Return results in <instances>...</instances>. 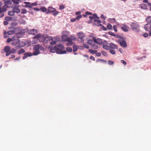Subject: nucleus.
I'll return each mask as SVG.
<instances>
[{
  "instance_id": "nucleus-1",
  "label": "nucleus",
  "mask_w": 151,
  "mask_h": 151,
  "mask_svg": "<svg viewBox=\"0 0 151 151\" xmlns=\"http://www.w3.org/2000/svg\"><path fill=\"white\" fill-rule=\"evenodd\" d=\"M42 42L44 46L47 47H50L51 45L55 44L58 41L57 37H52L51 36H44Z\"/></svg>"
},
{
  "instance_id": "nucleus-2",
  "label": "nucleus",
  "mask_w": 151,
  "mask_h": 151,
  "mask_svg": "<svg viewBox=\"0 0 151 151\" xmlns=\"http://www.w3.org/2000/svg\"><path fill=\"white\" fill-rule=\"evenodd\" d=\"M33 49L35 51L32 53V54L36 55L40 53V50H43L44 48L41 45H37L34 46Z\"/></svg>"
},
{
  "instance_id": "nucleus-3",
  "label": "nucleus",
  "mask_w": 151,
  "mask_h": 151,
  "mask_svg": "<svg viewBox=\"0 0 151 151\" xmlns=\"http://www.w3.org/2000/svg\"><path fill=\"white\" fill-rule=\"evenodd\" d=\"M13 41L11 44L15 45L19 43V46L20 47H23L25 45V44L24 42H19V40L17 37L14 36L12 37Z\"/></svg>"
},
{
  "instance_id": "nucleus-4",
  "label": "nucleus",
  "mask_w": 151,
  "mask_h": 151,
  "mask_svg": "<svg viewBox=\"0 0 151 151\" xmlns=\"http://www.w3.org/2000/svg\"><path fill=\"white\" fill-rule=\"evenodd\" d=\"M50 52L53 53H54L55 52H56L57 53L60 54H65L66 52V51L65 50H62L61 49H58V47L56 46L50 49Z\"/></svg>"
},
{
  "instance_id": "nucleus-5",
  "label": "nucleus",
  "mask_w": 151,
  "mask_h": 151,
  "mask_svg": "<svg viewBox=\"0 0 151 151\" xmlns=\"http://www.w3.org/2000/svg\"><path fill=\"white\" fill-rule=\"evenodd\" d=\"M52 13V14L54 16H56L58 15L59 12L57 11L55 8H53L51 7H49L48 8L47 11L46 12L47 14H48L50 13Z\"/></svg>"
},
{
  "instance_id": "nucleus-6",
  "label": "nucleus",
  "mask_w": 151,
  "mask_h": 151,
  "mask_svg": "<svg viewBox=\"0 0 151 151\" xmlns=\"http://www.w3.org/2000/svg\"><path fill=\"white\" fill-rule=\"evenodd\" d=\"M76 38L73 36H71L70 37H69V38L66 41H67L66 44L67 46H70L72 45L73 42H72L73 40H75Z\"/></svg>"
},
{
  "instance_id": "nucleus-7",
  "label": "nucleus",
  "mask_w": 151,
  "mask_h": 151,
  "mask_svg": "<svg viewBox=\"0 0 151 151\" xmlns=\"http://www.w3.org/2000/svg\"><path fill=\"white\" fill-rule=\"evenodd\" d=\"M10 30L7 32V34L8 35H11L14 34L15 32V30L17 29V28L14 27H11L9 28Z\"/></svg>"
},
{
  "instance_id": "nucleus-8",
  "label": "nucleus",
  "mask_w": 151,
  "mask_h": 151,
  "mask_svg": "<svg viewBox=\"0 0 151 151\" xmlns=\"http://www.w3.org/2000/svg\"><path fill=\"white\" fill-rule=\"evenodd\" d=\"M130 26L133 30L136 29L139 27V25L135 22H132L130 24Z\"/></svg>"
},
{
  "instance_id": "nucleus-9",
  "label": "nucleus",
  "mask_w": 151,
  "mask_h": 151,
  "mask_svg": "<svg viewBox=\"0 0 151 151\" xmlns=\"http://www.w3.org/2000/svg\"><path fill=\"white\" fill-rule=\"evenodd\" d=\"M44 36H42L40 34H38L33 37V39H38L40 42H42L43 38H44Z\"/></svg>"
},
{
  "instance_id": "nucleus-10",
  "label": "nucleus",
  "mask_w": 151,
  "mask_h": 151,
  "mask_svg": "<svg viewBox=\"0 0 151 151\" xmlns=\"http://www.w3.org/2000/svg\"><path fill=\"white\" fill-rule=\"evenodd\" d=\"M93 39L95 43L99 45H101L102 43V40L100 38L96 39L95 37H93Z\"/></svg>"
},
{
  "instance_id": "nucleus-11",
  "label": "nucleus",
  "mask_w": 151,
  "mask_h": 151,
  "mask_svg": "<svg viewBox=\"0 0 151 151\" xmlns=\"http://www.w3.org/2000/svg\"><path fill=\"white\" fill-rule=\"evenodd\" d=\"M119 41V44L122 47L125 48L127 47V43L124 39L120 40Z\"/></svg>"
},
{
  "instance_id": "nucleus-12",
  "label": "nucleus",
  "mask_w": 151,
  "mask_h": 151,
  "mask_svg": "<svg viewBox=\"0 0 151 151\" xmlns=\"http://www.w3.org/2000/svg\"><path fill=\"white\" fill-rule=\"evenodd\" d=\"M145 29L147 31H151V24L147 23L144 26Z\"/></svg>"
},
{
  "instance_id": "nucleus-13",
  "label": "nucleus",
  "mask_w": 151,
  "mask_h": 151,
  "mask_svg": "<svg viewBox=\"0 0 151 151\" xmlns=\"http://www.w3.org/2000/svg\"><path fill=\"white\" fill-rule=\"evenodd\" d=\"M6 8L5 6H3L1 9H0V17H1L4 16V12L6 11Z\"/></svg>"
},
{
  "instance_id": "nucleus-14",
  "label": "nucleus",
  "mask_w": 151,
  "mask_h": 151,
  "mask_svg": "<svg viewBox=\"0 0 151 151\" xmlns=\"http://www.w3.org/2000/svg\"><path fill=\"white\" fill-rule=\"evenodd\" d=\"M123 26L121 27V29L124 32H127L129 31V27L126 24H122Z\"/></svg>"
},
{
  "instance_id": "nucleus-15",
  "label": "nucleus",
  "mask_w": 151,
  "mask_h": 151,
  "mask_svg": "<svg viewBox=\"0 0 151 151\" xmlns=\"http://www.w3.org/2000/svg\"><path fill=\"white\" fill-rule=\"evenodd\" d=\"M37 33V30L35 29H32L28 31L29 34L34 35Z\"/></svg>"
},
{
  "instance_id": "nucleus-16",
  "label": "nucleus",
  "mask_w": 151,
  "mask_h": 151,
  "mask_svg": "<svg viewBox=\"0 0 151 151\" xmlns=\"http://www.w3.org/2000/svg\"><path fill=\"white\" fill-rule=\"evenodd\" d=\"M12 3V2L11 0L7 2H4V5L3 6H5V7L6 8V9L8 7V5H11Z\"/></svg>"
},
{
  "instance_id": "nucleus-17",
  "label": "nucleus",
  "mask_w": 151,
  "mask_h": 151,
  "mask_svg": "<svg viewBox=\"0 0 151 151\" xmlns=\"http://www.w3.org/2000/svg\"><path fill=\"white\" fill-rule=\"evenodd\" d=\"M94 22H95V24L98 26H101V21L97 19H94Z\"/></svg>"
},
{
  "instance_id": "nucleus-18",
  "label": "nucleus",
  "mask_w": 151,
  "mask_h": 151,
  "mask_svg": "<svg viewBox=\"0 0 151 151\" xmlns=\"http://www.w3.org/2000/svg\"><path fill=\"white\" fill-rule=\"evenodd\" d=\"M14 13H19L20 12V10L17 6H15L13 9Z\"/></svg>"
},
{
  "instance_id": "nucleus-19",
  "label": "nucleus",
  "mask_w": 151,
  "mask_h": 151,
  "mask_svg": "<svg viewBox=\"0 0 151 151\" xmlns=\"http://www.w3.org/2000/svg\"><path fill=\"white\" fill-rule=\"evenodd\" d=\"M109 47H110V48H111V49H117L118 47L115 44L113 43H110L109 45Z\"/></svg>"
},
{
  "instance_id": "nucleus-20",
  "label": "nucleus",
  "mask_w": 151,
  "mask_h": 151,
  "mask_svg": "<svg viewBox=\"0 0 151 151\" xmlns=\"http://www.w3.org/2000/svg\"><path fill=\"white\" fill-rule=\"evenodd\" d=\"M139 7L143 9H147V5L143 4L139 5Z\"/></svg>"
},
{
  "instance_id": "nucleus-21",
  "label": "nucleus",
  "mask_w": 151,
  "mask_h": 151,
  "mask_svg": "<svg viewBox=\"0 0 151 151\" xmlns=\"http://www.w3.org/2000/svg\"><path fill=\"white\" fill-rule=\"evenodd\" d=\"M11 48L9 46H6L4 48V50L5 52H9L10 51Z\"/></svg>"
},
{
  "instance_id": "nucleus-22",
  "label": "nucleus",
  "mask_w": 151,
  "mask_h": 151,
  "mask_svg": "<svg viewBox=\"0 0 151 151\" xmlns=\"http://www.w3.org/2000/svg\"><path fill=\"white\" fill-rule=\"evenodd\" d=\"M77 35L79 38H83L85 36L83 33L81 32H80L78 33Z\"/></svg>"
},
{
  "instance_id": "nucleus-23",
  "label": "nucleus",
  "mask_w": 151,
  "mask_h": 151,
  "mask_svg": "<svg viewBox=\"0 0 151 151\" xmlns=\"http://www.w3.org/2000/svg\"><path fill=\"white\" fill-rule=\"evenodd\" d=\"M69 37L66 35H63L62 36V38L63 40L64 41H66Z\"/></svg>"
},
{
  "instance_id": "nucleus-24",
  "label": "nucleus",
  "mask_w": 151,
  "mask_h": 151,
  "mask_svg": "<svg viewBox=\"0 0 151 151\" xmlns=\"http://www.w3.org/2000/svg\"><path fill=\"white\" fill-rule=\"evenodd\" d=\"M146 22L148 23H147L151 24V16H149L147 17L146 19Z\"/></svg>"
},
{
  "instance_id": "nucleus-25",
  "label": "nucleus",
  "mask_w": 151,
  "mask_h": 151,
  "mask_svg": "<svg viewBox=\"0 0 151 151\" xmlns=\"http://www.w3.org/2000/svg\"><path fill=\"white\" fill-rule=\"evenodd\" d=\"M91 48L92 49H97L98 47V45L95 44V43L91 45Z\"/></svg>"
},
{
  "instance_id": "nucleus-26",
  "label": "nucleus",
  "mask_w": 151,
  "mask_h": 151,
  "mask_svg": "<svg viewBox=\"0 0 151 151\" xmlns=\"http://www.w3.org/2000/svg\"><path fill=\"white\" fill-rule=\"evenodd\" d=\"M87 43L91 45V46L94 43V41L93 40H89L87 41Z\"/></svg>"
},
{
  "instance_id": "nucleus-27",
  "label": "nucleus",
  "mask_w": 151,
  "mask_h": 151,
  "mask_svg": "<svg viewBox=\"0 0 151 151\" xmlns=\"http://www.w3.org/2000/svg\"><path fill=\"white\" fill-rule=\"evenodd\" d=\"M78 49L77 46L75 45H74L73 46V50L74 52H75Z\"/></svg>"
},
{
  "instance_id": "nucleus-28",
  "label": "nucleus",
  "mask_w": 151,
  "mask_h": 151,
  "mask_svg": "<svg viewBox=\"0 0 151 151\" xmlns=\"http://www.w3.org/2000/svg\"><path fill=\"white\" fill-rule=\"evenodd\" d=\"M22 33L21 32L17 34L16 35V36H14V37H17L18 39L19 38H21L22 37Z\"/></svg>"
},
{
  "instance_id": "nucleus-29",
  "label": "nucleus",
  "mask_w": 151,
  "mask_h": 151,
  "mask_svg": "<svg viewBox=\"0 0 151 151\" xmlns=\"http://www.w3.org/2000/svg\"><path fill=\"white\" fill-rule=\"evenodd\" d=\"M25 52V51L24 49L23 48L21 49L18 52V53L19 54H21L22 53H23Z\"/></svg>"
},
{
  "instance_id": "nucleus-30",
  "label": "nucleus",
  "mask_w": 151,
  "mask_h": 151,
  "mask_svg": "<svg viewBox=\"0 0 151 151\" xmlns=\"http://www.w3.org/2000/svg\"><path fill=\"white\" fill-rule=\"evenodd\" d=\"M8 14L10 16H13L14 14V13L13 10V11H9Z\"/></svg>"
},
{
  "instance_id": "nucleus-31",
  "label": "nucleus",
  "mask_w": 151,
  "mask_h": 151,
  "mask_svg": "<svg viewBox=\"0 0 151 151\" xmlns=\"http://www.w3.org/2000/svg\"><path fill=\"white\" fill-rule=\"evenodd\" d=\"M41 11L44 12L47 11V9L44 6H42L40 8V9Z\"/></svg>"
},
{
  "instance_id": "nucleus-32",
  "label": "nucleus",
  "mask_w": 151,
  "mask_h": 151,
  "mask_svg": "<svg viewBox=\"0 0 151 151\" xmlns=\"http://www.w3.org/2000/svg\"><path fill=\"white\" fill-rule=\"evenodd\" d=\"M88 51L89 52L92 54L96 53L97 52V50L92 49H89Z\"/></svg>"
},
{
  "instance_id": "nucleus-33",
  "label": "nucleus",
  "mask_w": 151,
  "mask_h": 151,
  "mask_svg": "<svg viewBox=\"0 0 151 151\" xmlns=\"http://www.w3.org/2000/svg\"><path fill=\"white\" fill-rule=\"evenodd\" d=\"M109 50H110L109 52L111 54L113 55H115L116 54V52H115L114 49H110Z\"/></svg>"
},
{
  "instance_id": "nucleus-34",
  "label": "nucleus",
  "mask_w": 151,
  "mask_h": 151,
  "mask_svg": "<svg viewBox=\"0 0 151 151\" xmlns=\"http://www.w3.org/2000/svg\"><path fill=\"white\" fill-rule=\"evenodd\" d=\"M103 48L107 50H109L110 49V47L109 46H108L107 45H104L103 46Z\"/></svg>"
},
{
  "instance_id": "nucleus-35",
  "label": "nucleus",
  "mask_w": 151,
  "mask_h": 151,
  "mask_svg": "<svg viewBox=\"0 0 151 151\" xmlns=\"http://www.w3.org/2000/svg\"><path fill=\"white\" fill-rule=\"evenodd\" d=\"M66 50L68 52H71L72 51V48L70 47H68L66 48Z\"/></svg>"
},
{
  "instance_id": "nucleus-36",
  "label": "nucleus",
  "mask_w": 151,
  "mask_h": 151,
  "mask_svg": "<svg viewBox=\"0 0 151 151\" xmlns=\"http://www.w3.org/2000/svg\"><path fill=\"white\" fill-rule=\"evenodd\" d=\"M25 3L26 4L25 6L27 7H29L30 8L31 7V4H30V3L28 2H26Z\"/></svg>"
},
{
  "instance_id": "nucleus-37",
  "label": "nucleus",
  "mask_w": 151,
  "mask_h": 151,
  "mask_svg": "<svg viewBox=\"0 0 151 151\" xmlns=\"http://www.w3.org/2000/svg\"><path fill=\"white\" fill-rule=\"evenodd\" d=\"M16 52V50L14 48L12 49L11 50H10V52L11 53H14Z\"/></svg>"
},
{
  "instance_id": "nucleus-38",
  "label": "nucleus",
  "mask_w": 151,
  "mask_h": 151,
  "mask_svg": "<svg viewBox=\"0 0 151 151\" xmlns=\"http://www.w3.org/2000/svg\"><path fill=\"white\" fill-rule=\"evenodd\" d=\"M12 19L11 17H5V19L7 21H9Z\"/></svg>"
},
{
  "instance_id": "nucleus-39",
  "label": "nucleus",
  "mask_w": 151,
  "mask_h": 151,
  "mask_svg": "<svg viewBox=\"0 0 151 151\" xmlns=\"http://www.w3.org/2000/svg\"><path fill=\"white\" fill-rule=\"evenodd\" d=\"M101 54L103 55L104 56H107V54L106 52H105L102 51H101Z\"/></svg>"
},
{
  "instance_id": "nucleus-40",
  "label": "nucleus",
  "mask_w": 151,
  "mask_h": 151,
  "mask_svg": "<svg viewBox=\"0 0 151 151\" xmlns=\"http://www.w3.org/2000/svg\"><path fill=\"white\" fill-rule=\"evenodd\" d=\"M13 40V39H12V37L11 38H9L7 39L6 41V42L7 43H9L11 42H12Z\"/></svg>"
},
{
  "instance_id": "nucleus-41",
  "label": "nucleus",
  "mask_w": 151,
  "mask_h": 151,
  "mask_svg": "<svg viewBox=\"0 0 151 151\" xmlns=\"http://www.w3.org/2000/svg\"><path fill=\"white\" fill-rule=\"evenodd\" d=\"M25 55H26L27 57H30L32 56V54L31 52H27L25 53Z\"/></svg>"
},
{
  "instance_id": "nucleus-42",
  "label": "nucleus",
  "mask_w": 151,
  "mask_h": 151,
  "mask_svg": "<svg viewBox=\"0 0 151 151\" xmlns=\"http://www.w3.org/2000/svg\"><path fill=\"white\" fill-rule=\"evenodd\" d=\"M27 11L25 9H22V10L21 13L22 14H25L27 12Z\"/></svg>"
},
{
  "instance_id": "nucleus-43",
  "label": "nucleus",
  "mask_w": 151,
  "mask_h": 151,
  "mask_svg": "<svg viewBox=\"0 0 151 151\" xmlns=\"http://www.w3.org/2000/svg\"><path fill=\"white\" fill-rule=\"evenodd\" d=\"M107 27L108 29L111 30L112 28V25L110 24H109L107 26Z\"/></svg>"
},
{
  "instance_id": "nucleus-44",
  "label": "nucleus",
  "mask_w": 151,
  "mask_h": 151,
  "mask_svg": "<svg viewBox=\"0 0 151 151\" xmlns=\"http://www.w3.org/2000/svg\"><path fill=\"white\" fill-rule=\"evenodd\" d=\"M107 42L106 41L104 40V41H102V43L101 44H102L103 45V46H104V45H107Z\"/></svg>"
},
{
  "instance_id": "nucleus-45",
  "label": "nucleus",
  "mask_w": 151,
  "mask_h": 151,
  "mask_svg": "<svg viewBox=\"0 0 151 151\" xmlns=\"http://www.w3.org/2000/svg\"><path fill=\"white\" fill-rule=\"evenodd\" d=\"M12 1L15 4H19V0H13Z\"/></svg>"
},
{
  "instance_id": "nucleus-46",
  "label": "nucleus",
  "mask_w": 151,
  "mask_h": 151,
  "mask_svg": "<svg viewBox=\"0 0 151 151\" xmlns=\"http://www.w3.org/2000/svg\"><path fill=\"white\" fill-rule=\"evenodd\" d=\"M65 8V6L63 5H61L60 6L59 9L60 10H62L64 9Z\"/></svg>"
},
{
  "instance_id": "nucleus-47",
  "label": "nucleus",
  "mask_w": 151,
  "mask_h": 151,
  "mask_svg": "<svg viewBox=\"0 0 151 151\" xmlns=\"http://www.w3.org/2000/svg\"><path fill=\"white\" fill-rule=\"evenodd\" d=\"M57 46L58 47V49L59 48H60L61 49H64V46L60 44L58 45L57 46Z\"/></svg>"
},
{
  "instance_id": "nucleus-48",
  "label": "nucleus",
  "mask_w": 151,
  "mask_h": 151,
  "mask_svg": "<svg viewBox=\"0 0 151 151\" xmlns=\"http://www.w3.org/2000/svg\"><path fill=\"white\" fill-rule=\"evenodd\" d=\"M108 63L109 65H112L114 64V62L109 60L108 61Z\"/></svg>"
},
{
  "instance_id": "nucleus-49",
  "label": "nucleus",
  "mask_w": 151,
  "mask_h": 151,
  "mask_svg": "<svg viewBox=\"0 0 151 151\" xmlns=\"http://www.w3.org/2000/svg\"><path fill=\"white\" fill-rule=\"evenodd\" d=\"M117 27L116 25H114L113 26V28L115 32H116L117 31Z\"/></svg>"
},
{
  "instance_id": "nucleus-50",
  "label": "nucleus",
  "mask_w": 151,
  "mask_h": 151,
  "mask_svg": "<svg viewBox=\"0 0 151 151\" xmlns=\"http://www.w3.org/2000/svg\"><path fill=\"white\" fill-rule=\"evenodd\" d=\"M82 16L81 15H79L76 18L77 20H78Z\"/></svg>"
},
{
  "instance_id": "nucleus-51",
  "label": "nucleus",
  "mask_w": 151,
  "mask_h": 151,
  "mask_svg": "<svg viewBox=\"0 0 151 151\" xmlns=\"http://www.w3.org/2000/svg\"><path fill=\"white\" fill-rule=\"evenodd\" d=\"M7 33L6 32H4V37L5 38H6L8 37V36L7 35Z\"/></svg>"
},
{
  "instance_id": "nucleus-52",
  "label": "nucleus",
  "mask_w": 151,
  "mask_h": 151,
  "mask_svg": "<svg viewBox=\"0 0 151 151\" xmlns=\"http://www.w3.org/2000/svg\"><path fill=\"white\" fill-rule=\"evenodd\" d=\"M143 35L144 37H147L148 35H149V34L148 35L147 33H144Z\"/></svg>"
},
{
  "instance_id": "nucleus-53",
  "label": "nucleus",
  "mask_w": 151,
  "mask_h": 151,
  "mask_svg": "<svg viewBox=\"0 0 151 151\" xmlns=\"http://www.w3.org/2000/svg\"><path fill=\"white\" fill-rule=\"evenodd\" d=\"M121 63L123 64L124 65H126L127 64L126 62L124 60H121Z\"/></svg>"
},
{
  "instance_id": "nucleus-54",
  "label": "nucleus",
  "mask_w": 151,
  "mask_h": 151,
  "mask_svg": "<svg viewBox=\"0 0 151 151\" xmlns=\"http://www.w3.org/2000/svg\"><path fill=\"white\" fill-rule=\"evenodd\" d=\"M83 46L86 49H89V47L88 46V45H87V44H84L83 45Z\"/></svg>"
},
{
  "instance_id": "nucleus-55",
  "label": "nucleus",
  "mask_w": 151,
  "mask_h": 151,
  "mask_svg": "<svg viewBox=\"0 0 151 151\" xmlns=\"http://www.w3.org/2000/svg\"><path fill=\"white\" fill-rule=\"evenodd\" d=\"M95 54L98 57H99L101 55V53L100 52H97Z\"/></svg>"
},
{
  "instance_id": "nucleus-56",
  "label": "nucleus",
  "mask_w": 151,
  "mask_h": 151,
  "mask_svg": "<svg viewBox=\"0 0 151 151\" xmlns=\"http://www.w3.org/2000/svg\"><path fill=\"white\" fill-rule=\"evenodd\" d=\"M76 20H77L76 19V18H72L71 19H70V21L72 22H75Z\"/></svg>"
},
{
  "instance_id": "nucleus-57",
  "label": "nucleus",
  "mask_w": 151,
  "mask_h": 151,
  "mask_svg": "<svg viewBox=\"0 0 151 151\" xmlns=\"http://www.w3.org/2000/svg\"><path fill=\"white\" fill-rule=\"evenodd\" d=\"M90 59L91 60H93V61H95V58L92 56H91L90 57Z\"/></svg>"
},
{
  "instance_id": "nucleus-58",
  "label": "nucleus",
  "mask_w": 151,
  "mask_h": 151,
  "mask_svg": "<svg viewBox=\"0 0 151 151\" xmlns=\"http://www.w3.org/2000/svg\"><path fill=\"white\" fill-rule=\"evenodd\" d=\"M85 14L86 15H91L92 14L91 12L88 11L86 12L85 13Z\"/></svg>"
},
{
  "instance_id": "nucleus-59",
  "label": "nucleus",
  "mask_w": 151,
  "mask_h": 151,
  "mask_svg": "<svg viewBox=\"0 0 151 151\" xmlns=\"http://www.w3.org/2000/svg\"><path fill=\"white\" fill-rule=\"evenodd\" d=\"M24 56L22 57V58L23 59H25L27 57V56L25 55V53L24 54Z\"/></svg>"
},
{
  "instance_id": "nucleus-60",
  "label": "nucleus",
  "mask_w": 151,
  "mask_h": 151,
  "mask_svg": "<svg viewBox=\"0 0 151 151\" xmlns=\"http://www.w3.org/2000/svg\"><path fill=\"white\" fill-rule=\"evenodd\" d=\"M6 52V56H8L10 54H11V53H10V52Z\"/></svg>"
},
{
  "instance_id": "nucleus-61",
  "label": "nucleus",
  "mask_w": 151,
  "mask_h": 151,
  "mask_svg": "<svg viewBox=\"0 0 151 151\" xmlns=\"http://www.w3.org/2000/svg\"><path fill=\"white\" fill-rule=\"evenodd\" d=\"M31 7H32V6H36L37 5V4L36 3H32V4H31Z\"/></svg>"
},
{
  "instance_id": "nucleus-62",
  "label": "nucleus",
  "mask_w": 151,
  "mask_h": 151,
  "mask_svg": "<svg viewBox=\"0 0 151 151\" xmlns=\"http://www.w3.org/2000/svg\"><path fill=\"white\" fill-rule=\"evenodd\" d=\"M78 41L81 42H82L83 41L84 39H83V38H80V40H78Z\"/></svg>"
},
{
  "instance_id": "nucleus-63",
  "label": "nucleus",
  "mask_w": 151,
  "mask_h": 151,
  "mask_svg": "<svg viewBox=\"0 0 151 151\" xmlns=\"http://www.w3.org/2000/svg\"><path fill=\"white\" fill-rule=\"evenodd\" d=\"M4 25H7L8 24V22L6 21H4Z\"/></svg>"
},
{
  "instance_id": "nucleus-64",
  "label": "nucleus",
  "mask_w": 151,
  "mask_h": 151,
  "mask_svg": "<svg viewBox=\"0 0 151 151\" xmlns=\"http://www.w3.org/2000/svg\"><path fill=\"white\" fill-rule=\"evenodd\" d=\"M34 10L36 11H38L40 10V9L37 8H34Z\"/></svg>"
}]
</instances>
